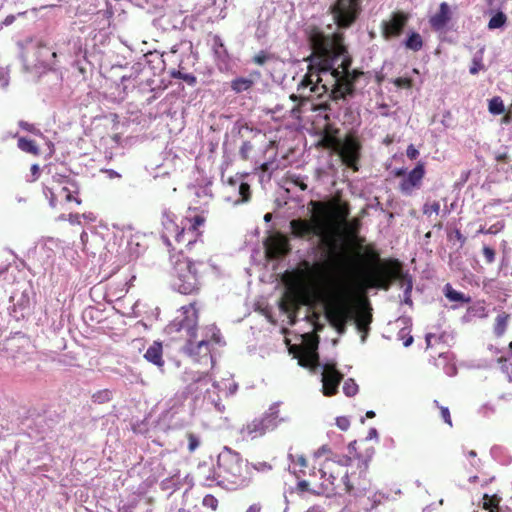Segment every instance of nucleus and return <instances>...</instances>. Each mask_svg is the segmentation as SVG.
<instances>
[{"mask_svg":"<svg viewBox=\"0 0 512 512\" xmlns=\"http://www.w3.org/2000/svg\"><path fill=\"white\" fill-rule=\"evenodd\" d=\"M355 461L351 457H342L339 460L326 459L320 465V479L323 482L316 481L302 482L301 488L311 489L317 495H341L343 493V483L347 478V468H353Z\"/></svg>","mask_w":512,"mask_h":512,"instance_id":"5","label":"nucleus"},{"mask_svg":"<svg viewBox=\"0 0 512 512\" xmlns=\"http://www.w3.org/2000/svg\"><path fill=\"white\" fill-rule=\"evenodd\" d=\"M393 83L398 88L411 89L413 86V80L409 77H398L393 80Z\"/></svg>","mask_w":512,"mask_h":512,"instance_id":"47","label":"nucleus"},{"mask_svg":"<svg viewBox=\"0 0 512 512\" xmlns=\"http://www.w3.org/2000/svg\"><path fill=\"white\" fill-rule=\"evenodd\" d=\"M504 228L503 222H497L496 224H493L490 226L486 231L485 234H496L500 232Z\"/></svg>","mask_w":512,"mask_h":512,"instance_id":"55","label":"nucleus"},{"mask_svg":"<svg viewBox=\"0 0 512 512\" xmlns=\"http://www.w3.org/2000/svg\"><path fill=\"white\" fill-rule=\"evenodd\" d=\"M112 391L109 389H102L94 392L91 396L92 402L95 404H105L112 400Z\"/></svg>","mask_w":512,"mask_h":512,"instance_id":"39","label":"nucleus"},{"mask_svg":"<svg viewBox=\"0 0 512 512\" xmlns=\"http://www.w3.org/2000/svg\"><path fill=\"white\" fill-rule=\"evenodd\" d=\"M334 23L340 29L350 28L362 12L361 2L357 0H335L330 6Z\"/></svg>","mask_w":512,"mask_h":512,"instance_id":"12","label":"nucleus"},{"mask_svg":"<svg viewBox=\"0 0 512 512\" xmlns=\"http://www.w3.org/2000/svg\"><path fill=\"white\" fill-rule=\"evenodd\" d=\"M18 147L24 152H27V153H30L33 155L39 154V147L37 146V144L34 140H30V139L21 137L18 140Z\"/></svg>","mask_w":512,"mask_h":512,"instance_id":"38","label":"nucleus"},{"mask_svg":"<svg viewBox=\"0 0 512 512\" xmlns=\"http://www.w3.org/2000/svg\"><path fill=\"white\" fill-rule=\"evenodd\" d=\"M425 175V168L422 162H419L409 174L403 178L399 184V189L403 194L410 195L415 188L421 185Z\"/></svg>","mask_w":512,"mask_h":512,"instance_id":"22","label":"nucleus"},{"mask_svg":"<svg viewBox=\"0 0 512 512\" xmlns=\"http://www.w3.org/2000/svg\"><path fill=\"white\" fill-rule=\"evenodd\" d=\"M187 350L196 361H207V357L212 359L210 354V341L207 339H202L196 342L195 338L189 337L187 342Z\"/></svg>","mask_w":512,"mask_h":512,"instance_id":"23","label":"nucleus"},{"mask_svg":"<svg viewBox=\"0 0 512 512\" xmlns=\"http://www.w3.org/2000/svg\"><path fill=\"white\" fill-rule=\"evenodd\" d=\"M355 461L353 468H347V478L343 483V493H349L356 497H360L361 502L370 501L365 498V494L370 490L371 482L367 477L369 466L368 459L352 458Z\"/></svg>","mask_w":512,"mask_h":512,"instance_id":"11","label":"nucleus"},{"mask_svg":"<svg viewBox=\"0 0 512 512\" xmlns=\"http://www.w3.org/2000/svg\"><path fill=\"white\" fill-rule=\"evenodd\" d=\"M479 70H480V62L474 60L473 65L469 69V72L472 75H475L478 73Z\"/></svg>","mask_w":512,"mask_h":512,"instance_id":"63","label":"nucleus"},{"mask_svg":"<svg viewBox=\"0 0 512 512\" xmlns=\"http://www.w3.org/2000/svg\"><path fill=\"white\" fill-rule=\"evenodd\" d=\"M360 228V221L358 219H353L352 221H348V217L346 218L345 222H342L339 225V234L335 236L336 242L338 245V249L340 253H343V258L339 260H331L334 263L339 264H347L351 262V257L347 253L346 246L344 245L343 241H341V244L339 243L340 240L343 238V232H347L351 235H356Z\"/></svg>","mask_w":512,"mask_h":512,"instance_id":"20","label":"nucleus"},{"mask_svg":"<svg viewBox=\"0 0 512 512\" xmlns=\"http://www.w3.org/2000/svg\"><path fill=\"white\" fill-rule=\"evenodd\" d=\"M43 194L52 208L64 206L72 202L76 205L82 203L79 197V186L76 181L68 175L57 172L51 174V177L45 181Z\"/></svg>","mask_w":512,"mask_h":512,"instance_id":"8","label":"nucleus"},{"mask_svg":"<svg viewBox=\"0 0 512 512\" xmlns=\"http://www.w3.org/2000/svg\"><path fill=\"white\" fill-rule=\"evenodd\" d=\"M343 392L348 397H353L358 393V385L356 382L349 378L343 384Z\"/></svg>","mask_w":512,"mask_h":512,"instance_id":"44","label":"nucleus"},{"mask_svg":"<svg viewBox=\"0 0 512 512\" xmlns=\"http://www.w3.org/2000/svg\"><path fill=\"white\" fill-rule=\"evenodd\" d=\"M308 207L312 211L311 218L291 220V235L298 239L319 237L321 247L326 250L329 260L342 259L344 255L339 252L335 236L339 234V225L349 217V204L339 199L311 200Z\"/></svg>","mask_w":512,"mask_h":512,"instance_id":"2","label":"nucleus"},{"mask_svg":"<svg viewBox=\"0 0 512 512\" xmlns=\"http://www.w3.org/2000/svg\"><path fill=\"white\" fill-rule=\"evenodd\" d=\"M343 374L337 369L336 363L327 362L323 365L322 393L331 397L338 393V387L343 380Z\"/></svg>","mask_w":512,"mask_h":512,"instance_id":"16","label":"nucleus"},{"mask_svg":"<svg viewBox=\"0 0 512 512\" xmlns=\"http://www.w3.org/2000/svg\"><path fill=\"white\" fill-rule=\"evenodd\" d=\"M262 510V507L260 504L258 503H255V504H252L246 512H261Z\"/></svg>","mask_w":512,"mask_h":512,"instance_id":"64","label":"nucleus"},{"mask_svg":"<svg viewBox=\"0 0 512 512\" xmlns=\"http://www.w3.org/2000/svg\"><path fill=\"white\" fill-rule=\"evenodd\" d=\"M144 358L156 365L159 368H162L165 364L163 359V345L160 341H154L146 350L144 354Z\"/></svg>","mask_w":512,"mask_h":512,"instance_id":"26","label":"nucleus"},{"mask_svg":"<svg viewBox=\"0 0 512 512\" xmlns=\"http://www.w3.org/2000/svg\"><path fill=\"white\" fill-rule=\"evenodd\" d=\"M217 466V485L227 490L244 489L252 482L250 466L231 449L219 454Z\"/></svg>","mask_w":512,"mask_h":512,"instance_id":"6","label":"nucleus"},{"mask_svg":"<svg viewBox=\"0 0 512 512\" xmlns=\"http://www.w3.org/2000/svg\"><path fill=\"white\" fill-rule=\"evenodd\" d=\"M170 76L172 78L181 79L185 81L190 86H195L197 83V78L191 73H184L180 70H172L170 72Z\"/></svg>","mask_w":512,"mask_h":512,"instance_id":"41","label":"nucleus"},{"mask_svg":"<svg viewBox=\"0 0 512 512\" xmlns=\"http://www.w3.org/2000/svg\"><path fill=\"white\" fill-rule=\"evenodd\" d=\"M244 175L236 174L234 177H229L226 180L228 188L235 193V204L247 203L251 199V188L244 180Z\"/></svg>","mask_w":512,"mask_h":512,"instance_id":"21","label":"nucleus"},{"mask_svg":"<svg viewBox=\"0 0 512 512\" xmlns=\"http://www.w3.org/2000/svg\"><path fill=\"white\" fill-rule=\"evenodd\" d=\"M444 294L445 297L451 302H462V303H470L471 297L456 291L451 284L447 283L444 286Z\"/></svg>","mask_w":512,"mask_h":512,"instance_id":"34","label":"nucleus"},{"mask_svg":"<svg viewBox=\"0 0 512 512\" xmlns=\"http://www.w3.org/2000/svg\"><path fill=\"white\" fill-rule=\"evenodd\" d=\"M172 270L171 285L174 290L184 295L197 294L201 289V275L197 263L186 257L182 252L170 256Z\"/></svg>","mask_w":512,"mask_h":512,"instance_id":"7","label":"nucleus"},{"mask_svg":"<svg viewBox=\"0 0 512 512\" xmlns=\"http://www.w3.org/2000/svg\"><path fill=\"white\" fill-rule=\"evenodd\" d=\"M506 21H507V16L503 12L499 11L493 17H491V19L489 20L488 28L489 29L500 28L506 23Z\"/></svg>","mask_w":512,"mask_h":512,"instance_id":"42","label":"nucleus"},{"mask_svg":"<svg viewBox=\"0 0 512 512\" xmlns=\"http://www.w3.org/2000/svg\"><path fill=\"white\" fill-rule=\"evenodd\" d=\"M440 203L433 201L432 203H426L423 207V213L425 215H431L432 213L439 214Z\"/></svg>","mask_w":512,"mask_h":512,"instance_id":"49","label":"nucleus"},{"mask_svg":"<svg viewBox=\"0 0 512 512\" xmlns=\"http://www.w3.org/2000/svg\"><path fill=\"white\" fill-rule=\"evenodd\" d=\"M452 18L450 6L447 2L439 5L438 11L429 18L430 27L434 31H442Z\"/></svg>","mask_w":512,"mask_h":512,"instance_id":"24","label":"nucleus"},{"mask_svg":"<svg viewBox=\"0 0 512 512\" xmlns=\"http://www.w3.org/2000/svg\"><path fill=\"white\" fill-rule=\"evenodd\" d=\"M336 425L340 430L347 431L350 427V420L345 416L337 417Z\"/></svg>","mask_w":512,"mask_h":512,"instance_id":"52","label":"nucleus"},{"mask_svg":"<svg viewBox=\"0 0 512 512\" xmlns=\"http://www.w3.org/2000/svg\"><path fill=\"white\" fill-rule=\"evenodd\" d=\"M254 86V80L250 77H236L231 83L230 87L236 94L249 91Z\"/></svg>","mask_w":512,"mask_h":512,"instance_id":"31","label":"nucleus"},{"mask_svg":"<svg viewBox=\"0 0 512 512\" xmlns=\"http://www.w3.org/2000/svg\"><path fill=\"white\" fill-rule=\"evenodd\" d=\"M253 146L249 141H244L240 147L239 154L243 160L249 159V153Z\"/></svg>","mask_w":512,"mask_h":512,"instance_id":"50","label":"nucleus"},{"mask_svg":"<svg viewBox=\"0 0 512 512\" xmlns=\"http://www.w3.org/2000/svg\"><path fill=\"white\" fill-rule=\"evenodd\" d=\"M407 157L411 160H415L419 156V151L414 147V145L410 144L406 150Z\"/></svg>","mask_w":512,"mask_h":512,"instance_id":"56","label":"nucleus"},{"mask_svg":"<svg viewBox=\"0 0 512 512\" xmlns=\"http://www.w3.org/2000/svg\"><path fill=\"white\" fill-rule=\"evenodd\" d=\"M210 330L212 332L211 341L219 344L221 342V335L219 329H217L216 327H211Z\"/></svg>","mask_w":512,"mask_h":512,"instance_id":"58","label":"nucleus"},{"mask_svg":"<svg viewBox=\"0 0 512 512\" xmlns=\"http://www.w3.org/2000/svg\"><path fill=\"white\" fill-rule=\"evenodd\" d=\"M195 209H189L187 214L179 221L171 212H165L162 216L163 235L162 239L167 246H171L170 237L175 242L187 246L195 243L201 236L200 227L205 224V217L200 214H193Z\"/></svg>","mask_w":512,"mask_h":512,"instance_id":"4","label":"nucleus"},{"mask_svg":"<svg viewBox=\"0 0 512 512\" xmlns=\"http://www.w3.org/2000/svg\"><path fill=\"white\" fill-rule=\"evenodd\" d=\"M293 473L295 474L298 481H301L302 479H307L309 477V469H312V467H309L307 459L303 455H297L295 458H293Z\"/></svg>","mask_w":512,"mask_h":512,"instance_id":"29","label":"nucleus"},{"mask_svg":"<svg viewBox=\"0 0 512 512\" xmlns=\"http://www.w3.org/2000/svg\"><path fill=\"white\" fill-rule=\"evenodd\" d=\"M69 222L71 224H80V215L78 213L75 214H69Z\"/></svg>","mask_w":512,"mask_h":512,"instance_id":"62","label":"nucleus"},{"mask_svg":"<svg viewBox=\"0 0 512 512\" xmlns=\"http://www.w3.org/2000/svg\"><path fill=\"white\" fill-rule=\"evenodd\" d=\"M181 314L177 317L178 329H184L191 338H196V328L199 319V310L197 308V302H191L190 304L181 307Z\"/></svg>","mask_w":512,"mask_h":512,"instance_id":"18","label":"nucleus"},{"mask_svg":"<svg viewBox=\"0 0 512 512\" xmlns=\"http://www.w3.org/2000/svg\"><path fill=\"white\" fill-rule=\"evenodd\" d=\"M512 123V112L508 111L501 118V124L509 125Z\"/></svg>","mask_w":512,"mask_h":512,"instance_id":"61","label":"nucleus"},{"mask_svg":"<svg viewBox=\"0 0 512 512\" xmlns=\"http://www.w3.org/2000/svg\"><path fill=\"white\" fill-rule=\"evenodd\" d=\"M138 81V75L137 74H130V75H124L121 77L120 85L122 86L123 94L127 95L128 92L132 89H134Z\"/></svg>","mask_w":512,"mask_h":512,"instance_id":"37","label":"nucleus"},{"mask_svg":"<svg viewBox=\"0 0 512 512\" xmlns=\"http://www.w3.org/2000/svg\"><path fill=\"white\" fill-rule=\"evenodd\" d=\"M342 163L354 172L359 170L362 155V143L354 133H348L337 150Z\"/></svg>","mask_w":512,"mask_h":512,"instance_id":"13","label":"nucleus"},{"mask_svg":"<svg viewBox=\"0 0 512 512\" xmlns=\"http://www.w3.org/2000/svg\"><path fill=\"white\" fill-rule=\"evenodd\" d=\"M269 59V56L265 51H260L253 57V62L257 65H264L266 61Z\"/></svg>","mask_w":512,"mask_h":512,"instance_id":"53","label":"nucleus"},{"mask_svg":"<svg viewBox=\"0 0 512 512\" xmlns=\"http://www.w3.org/2000/svg\"><path fill=\"white\" fill-rule=\"evenodd\" d=\"M482 251H483L485 261L488 264H491L495 261L496 252L493 248H491L489 246H484Z\"/></svg>","mask_w":512,"mask_h":512,"instance_id":"51","label":"nucleus"},{"mask_svg":"<svg viewBox=\"0 0 512 512\" xmlns=\"http://www.w3.org/2000/svg\"><path fill=\"white\" fill-rule=\"evenodd\" d=\"M440 414L445 423H447L450 427L452 426V419L450 415V411L447 407L440 406Z\"/></svg>","mask_w":512,"mask_h":512,"instance_id":"54","label":"nucleus"},{"mask_svg":"<svg viewBox=\"0 0 512 512\" xmlns=\"http://www.w3.org/2000/svg\"><path fill=\"white\" fill-rule=\"evenodd\" d=\"M272 464L267 461H256L251 464L250 470H255L261 473H267L272 470Z\"/></svg>","mask_w":512,"mask_h":512,"instance_id":"45","label":"nucleus"},{"mask_svg":"<svg viewBox=\"0 0 512 512\" xmlns=\"http://www.w3.org/2000/svg\"><path fill=\"white\" fill-rule=\"evenodd\" d=\"M211 381L212 378L207 372L196 373L193 375L188 387L190 391L197 392L202 390L203 387L206 388Z\"/></svg>","mask_w":512,"mask_h":512,"instance_id":"30","label":"nucleus"},{"mask_svg":"<svg viewBox=\"0 0 512 512\" xmlns=\"http://www.w3.org/2000/svg\"><path fill=\"white\" fill-rule=\"evenodd\" d=\"M324 312L329 324L339 334H344L347 323L353 318V310L347 301L346 295L336 293L329 296L325 301Z\"/></svg>","mask_w":512,"mask_h":512,"instance_id":"10","label":"nucleus"},{"mask_svg":"<svg viewBox=\"0 0 512 512\" xmlns=\"http://www.w3.org/2000/svg\"><path fill=\"white\" fill-rule=\"evenodd\" d=\"M312 53L305 58L309 62L306 74L297 85V91L318 96L329 93L332 100L345 99L355 91V82L363 72L350 70L352 56L344 44L343 33L325 34L312 26L307 32Z\"/></svg>","mask_w":512,"mask_h":512,"instance_id":"1","label":"nucleus"},{"mask_svg":"<svg viewBox=\"0 0 512 512\" xmlns=\"http://www.w3.org/2000/svg\"><path fill=\"white\" fill-rule=\"evenodd\" d=\"M301 266H303L304 269L297 271V274L300 278H306L308 276H311L315 273H318L322 269L321 264L315 263L311 265L310 262L307 260L302 261Z\"/></svg>","mask_w":512,"mask_h":512,"instance_id":"36","label":"nucleus"},{"mask_svg":"<svg viewBox=\"0 0 512 512\" xmlns=\"http://www.w3.org/2000/svg\"><path fill=\"white\" fill-rule=\"evenodd\" d=\"M483 508L485 510L490 511V509H498L500 498L497 495L489 496L488 494H485L483 496Z\"/></svg>","mask_w":512,"mask_h":512,"instance_id":"43","label":"nucleus"},{"mask_svg":"<svg viewBox=\"0 0 512 512\" xmlns=\"http://www.w3.org/2000/svg\"><path fill=\"white\" fill-rule=\"evenodd\" d=\"M289 98L293 102L304 103L309 99V96H306V95H304V93L299 92L298 95L291 94Z\"/></svg>","mask_w":512,"mask_h":512,"instance_id":"57","label":"nucleus"},{"mask_svg":"<svg viewBox=\"0 0 512 512\" xmlns=\"http://www.w3.org/2000/svg\"><path fill=\"white\" fill-rule=\"evenodd\" d=\"M338 132V129H332L330 126L326 127L320 144L326 149H332L337 152L342 143V140L337 137Z\"/></svg>","mask_w":512,"mask_h":512,"instance_id":"28","label":"nucleus"},{"mask_svg":"<svg viewBox=\"0 0 512 512\" xmlns=\"http://www.w3.org/2000/svg\"><path fill=\"white\" fill-rule=\"evenodd\" d=\"M317 343L307 346L292 345L289 348L293 357L298 360V364L304 368L315 370L319 366V355L317 352Z\"/></svg>","mask_w":512,"mask_h":512,"instance_id":"17","label":"nucleus"},{"mask_svg":"<svg viewBox=\"0 0 512 512\" xmlns=\"http://www.w3.org/2000/svg\"><path fill=\"white\" fill-rule=\"evenodd\" d=\"M281 422L278 408L271 406L261 416L243 424L239 429V435L243 441H253L274 431Z\"/></svg>","mask_w":512,"mask_h":512,"instance_id":"9","label":"nucleus"},{"mask_svg":"<svg viewBox=\"0 0 512 512\" xmlns=\"http://www.w3.org/2000/svg\"><path fill=\"white\" fill-rule=\"evenodd\" d=\"M329 452H330V448L327 445H323L317 449V451L315 452L314 455H315V457L319 458L322 455L329 453Z\"/></svg>","mask_w":512,"mask_h":512,"instance_id":"60","label":"nucleus"},{"mask_svg":"<svg viewBox=\"0 0 512 512\" xmlns=\"http://www.w3.org/2000/svg\"><path fill=\"white\" fill-rule=\"evenodd\" d=\"M410 19V14L404 11H394L389 19L383 20L380 24L381 35L385 40L398 38L404 32Z\"/></svg>","mask_w":512,"mask_h":512,"instance_id":"14","label":"nucleus"},{"mask_svg":"<svg viewBox=\"0 0 512 512\" xmlns=\"http://www.w3.org/2000/svg\"><path fill=\"white\" fill-rule=\"evenodd\" d=\"M309 477L307 479H302L301 481H298L297 482V485H296V490L300 493H303V492H309V493H312V494H317L316 492H314L313 490L311 489H304V488H301V483L302 482H309V481H316L318 483H321L323 482V479H320V468L318 470H316L315 467H312V469H309V473H308Z\"/></svg>","mask_w":512,"mask_h":512,"instance_id":"35","label":"nucleus"},{"mask_svg":"<svg viewBox=\"0 0 512 512\" xmlns=\"http://www.w3.org/2000/svg\"><path fill=\"white\" fill-rule=\"evenodd\" d=\"M352 319H354L358 331L362 333V341H365L373 320L372 307L367 297H362L357 301Z\"/></svg>","mask_w":512,"mask_h":512,"instance_id":"15","label":"nucleus"},{"mask_svg":"<svg viewBox=\"0 0 512 512\" xmlns=\"http://www.w3.org/2000/svg\"><path fill=\"white\" fill-rule=\"evenodd\" d=\"M202 505L215 511L218 507V500L215 496L208 494L203 498Z\"/></svg>","mask_w":512,"mask_h":512,"instance_id":"48","label":"nucleus"},{"mask_svg":"<svg viewBox=\"0 0 512 512\" xmlns=\"http://www.w3.org/2000/svg\"><path fill=\"white\" fill-rule=\"evenodd\" d=\"M188 451L193 453L201 444L200 438L194 433H187Z\"/></svg>","mask_w":512,"mask_h":512,"instance_id":"46","label":"nucleus"},{"mask_svg":"<svg viewBox=\"0 0 512 512\" xmlns=\"http://www.w3.org/2000/svg\"><path fill=\"white\" fill-rule=\"evenodd\" d=\"M404 46L408 50L418 52L423 48L424 41L422 36L418 32L412 31L408 34L407 38L405 39Z\"/></svg>","mask_w":512,"mask_h":512,"instance_id":"33","label":"nucleus"},{"mask_svg":"<svg viewBox=\"0 0 512 512\" xmlns=\"http://www.w3.org/2000/svg\"><path fill=\"white\" fill-rule=\"evenodd\" d=\"M510 320V315L506 312L499 313L496 318L493 325V332L496 337H502L508 327Z\"/></svg>","mask_w":512,"mask_h":512,"instance_id":"32","label":"nucleus"},{"mask_svg":"<svg viewBox=\"0 0 512 512\" xmlns=\"http://www.w3.org/2000/svg\"><path fill=\"white\" fill-rule=\"evenodd\" d=\"M305 296L299 291H288L280 301L279 307L285 313H295L301 304H306Z\"/></svg>","mask_w":512,"mask_h":512,"instance_id":"25","label":"nucleus"},{"mask_svg":"<svg viewBox=\"0 0 512 512\" xmlns=\"http://www.w3.org/2000/svg\"><path fill=\"white\" fill-rule=\"evenodd\" d=\"M19 125H20V127L23 130H26L28 132H35L36 131L35 126L33 124L28 123V122L20 121Z\"/></svg>","mask_w":512,"mask_h":512,"instance_id":"59","label":"nucleus"},{"mask_svg":"<svg viewBox=\"0 0 512 512\" xmlns=\"http://www.w3.org/2000/svg\"><path fill=\"white\" fill-rule=\"evenodd\" d=\"M488 110L493 115H499L505 112V106L500 96H495L489 100Z\"/></svg>","mask_w":512,"mask_h":512,"instance_id":"40","label":"nucleus"},{"mask_svg":"<svg viewBox=\"0 0 512 512\" xmlns=\"http://www.w3.org/2000/svg\"><path fill=\"white\" fill-rule=\"evenodd\" d=\"M265 248L266 255L270 259H279L291 251L288 238L279 232L267 238Z\"/></svg>","mask_w":512,"mask_h":512,"instance_id":"19","label":"nucleus"},{"mask_svg":"<svg viewBox=\"0 0 512 512\" xmlns=\"http://www.w3.org/2000/svg\"><path fill=\"white\" fill-rule=\"evenodd\" d=\"M368 269L361 273L360 283L365 289L376 288L388 290L395 281H405L408 273L402 263L396 258L381 259L375 250H368Z\"/></svg>","mask_w":512,"mask_h":512,"instance_id":"3","label":"nucleus"},{"mask_svg":"<svg viewBox=\"0 0 512 512\" xmlns=\"http://www.w3.org/2000/svg\"><path fill=\"white\" fill-rule=\"evenodd\" d=\"M197 477L204 486L211 487L217 484V473L214 472L213 466H209L206 463L198 466Z\"/></svg>","mask_w":512,"mask_h":512,"instance_id":"27","label":"nucleus"}]
</instances>
